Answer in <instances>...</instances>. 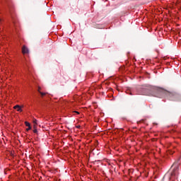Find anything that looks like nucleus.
Segmentation results:
<instances>
[{
	"label": "nucleus",
	"instance_id": "nucleus-1",
	"mask_svg": "<svg viewBox=\"0 0 181 181\" xmlns=\"http://www.w3.org/2000/svg\"><path fill=\"white\" fill-rule=\"evenodd\" d=\"M22 53L23 54H26L29 53V49H28V47L25 45L22 47Z\"/></svg>",
	"mask_w": 181,
	"mask_h": 181
},
{
	"label": "nucleus",
	"instance_id": "nucleus-2",
	"mask_svg": "<svg viewBox=\"0 0 181 181\" xmlns=\"http://www.w3.org/2000/svg\"><path fill=\"white\" fill-rule=\"evenodd\" d=\"M14 110H16V111H18V112H22L23 110H22V106L17 105H15L13 107Z\"/></svg>",
	"mask_w": 181,
	"mask_h": 181
},
{
	"label": "nucleus",
	"instance_id": "nucleus-3",
	"mask_svg": "<svg viewBox=\"0 0 181 181\" xmlns=\"http://www.w3.org/2000/svg\"><path fill=\"white\" fill-rule=\"evenodd\" d=\"M25 127H28V128L26 129V131H30V129H32L30 123H29L28 122H25Z\"/></svg>",
	"mask_w": 181,
	"mask_h": 181
},
{
	"label": "nucleus",
	"instance_id": "nucleus-4",
	"mask_svg": "<svg viewBox=\"0 0 181 181\" xmlns=\"http://www.w3.org/2000/svg\"><path fill=\"white\" fill-rule=\"evenodd\" d=\"M33 122L34 124V128H36V127L37 126V120L36 119H34Z\"/></svg>",
	"mask_w": 181,
	"mask_h": 181
},
{
	"label": "nucleus",
	"instance_id": "nucleus-5",
	"mask_svg": "<svg viewBox=\"0 0 181 181\" xmlns=\"http://www.w3.org/2000/svg\"><path fill=\"white\" fill-rule=\"evenodd\" d=\"M38 91H39V93H40L42 97H43L44 95H46L45 93L40 92V88L38 89Z\"/></svg>",
	"mask_w": 181,
	"mask_h": 181
},
{
	"label": "nucleus",
	"instance_id": "nucleus-6",
	"mask_svg": "<svg viewBox=\"0 0 181 181\" xmlns=\"http://www.w3.org/2000/svg\"><path fill=\"white\" fill-rule=\"evenodd\" d=\"M33 132H34V134H37V129H36V127L34 128Z\"/></svg>",
	"mask_w": 181,
	"mask_h": 181
},
{
	"label": "nucleus",
	"instance_id": "nucleus-7",
	"mask_svg": "<svg viewBox=\"0 0 181 181\" xmlns=\"http://www.w3.org/2000/svg\"><path fill=\"white\" fill-rule=\"evenodd\" d=\"M143 95H151L150 93H143Z\"/></svg>",
	"mask_w": 181,
	"mask_h": 181
},
{
	"label": "nucleus",
	"instance_id": "nucleus-8",
	"mask_svg": "<svg viewBox=\"0 0 181 181\" xmlns=\"http://www.w3.org/2000/svg\"><path fill=\"white\" fill-rule=\"evenodd\" d=\"M76 128L80 129V125L76 126Z\"/></svg>",
	"mask_w": 181,
	"mask_h": 181
},
{
	"label": "nucleus",
	"instance_id": "nucleus-9",
	"mask_svg": "<svg viewBox=\"0 0 181 181\" xmlns=\"http://www.w3.org/2000/svg\"><path fill=\"white\" fill-rule=\"evenodd\" d=\"M78 114V112H76Z\"/></svg>",
	"mask_w": 181,
	"mask_h": 181
},
{
	"label": "nucleus",
	"instance_id": "nucleus-10",
	"mask_svg": "<svg viewBox=\"0 0 181 181\" xmlns=\"http://www.w3.org/2000/svg\"><path fill=\"white\" fill-rule=\"evenodd\" d=\"M0 22H1V19H0Z\"/></svg>",
	"mask_w": 181,
	"mask_h": 181
}]
</instances>
